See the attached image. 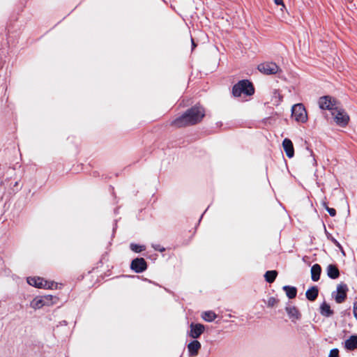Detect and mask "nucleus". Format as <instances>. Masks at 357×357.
I'll list each match as a JSON object with an SVG mask.
<instances>
[{"instance_id": "nucleus-30", "label": "nucleus", "mask_w": 357, "mask_h": 357, "mask_svg": "<svg viewBox=\"0 0 357 357\" xmlns=\"http://www.w3.org/2000/svg\"><path fill=\"white\" fill-rule=\"evenodd\" d=\"M353 312L355 318L357 319V301L354 302V303Z\"/></svg>"}, {"instance_id": "nucleus-26", "label": "nucleus", "mask_w": 357, "mask_h": 357, "mask_svg": "<svg viewBox=\"0 0 357 357\" xmlns=\"http://www.w3.org/2000/svg\"><path fill=\"white\" fill-rule=\"evenodd\" d=\"M278 302V300L274 297H271L268 298L267 305L268 307H273Z\"/></svg>"}, {"instance_id": "nucleus-20", "label": "nucleus", "mask_w": 357, "mask_h": 357, "mask_svg": "<svg viewBox=\"0 0 357 357\" xmlns=\"http://www.w3.org/2000/svg\"><path fill=\"white\" fill-rule=\"evenodd\" d=\"M283 290L285 291L287 296L290 298H294L296 296L297 294V289L294 287L291 286H284Z\"/></svg>"}, {"instance_id": "nucleus-24", "label": "nucleus", "mask_w": 357, "mask_h": 357, "mask_svg": "<svg viewBox=\"0 0 357 357\" xmlns=\"http://www.w3.org/2000/svg\"><path fill=\"white\" fill-rule=\"evenodd\" d=\"M130 249L135 252H140L145 250L144 246L132 243L130 244Z\"/></svg>"}, {"instance_id": "nucleus-22", "label": "nucleus", "mask_w": 357, "mask_h": 357, "mask_svg": "<svg viewBox=\"0 0 357 357\" xmlns=\"http://www.w3.org/2000/svg\"><path fill=\"white\" fill-rule=\"evenodd\" d=\"M216 317H217L216 314L215 312H213V311H206V312H204L202 314V318L208 322L213 321V320L215 319Z\"/></svg>"}, {"instance_id": "nucleus-4", "label": "nucleus", "mask_w": 357, "mask_h": 357, "mask_svg": "<svg viewBox=\"0 0 357 357\" xmlns=\"http://www.w3.org/2000/svg\"><path fill=\"white\" fill-rule=\"evenodd\" d=\"M27 282L31 286L44 289H52L54 285L53 282H48L39 277L28 278Z\"/></svg>"}, {"instance_id": "nucleus-27", "label": "nucleus", "mask_w": 357, "mask_h": 357, "mask_svg": "<svg viewBox=\"0 0 357 357\" xmlns=\"http://www.w3.org/2000/svg\"><path fill=\"white\" fill-rule=\"evenodd\" d=\"M327 236H328V238L330 239L337 248L342 250L341 245L335 238H333L331 235H328Z\"/></svg>"}, {"instance_id": "nucleus-11", "label": "nucleus", "mask_w": 357, "mask_h": 357, "mask_svg": "<svg viewBox=\"0 0 357 357\" xmlns=\"http://www.w3.org/2000/svg\"><path fill=\"white\" fill-rule=\"evenodd\" d=\"M187 347L189 356H197L199 351L202 347V345L199 341L194 340L188 344Z\"/></svg>"}, {"instance_id": "nucleus-3", "label": "nucleus", "mask_w": 357, "mask_h": 357, "mask_svg": "<svg viewBox=\"0 0 357 357\" xmlns=\"http://www.w3.org/2000/svg\"><path fill=\"white\" fill-rule=\"evenodd\" d=\"M292 117L297 121L305 123L307 120V112L301 103L296 104L291 109Z\"/></svg>"}, {"instance_id": "nucleus-23", "label": "nucleus", "mask_w": 357, "mask_h": 357, "mask_svg": "<svg viewBox=\"0 0 357 357\" xmlns=\"http://www.w3.org/2000/svg\"><path fill=\"white\" fill-rule=\"evenodd\" d=\"M42 298L44 301H45V305H52L56 302L57 300V298L55 296H53L52 295H45L42 296Z\"/></svg>"}, {"instance_id": "nucleus-29", "label": "nucleus", "mask_w": 357, "mask_h": 357, "mask_svg": "<svg viewBox=\"0 0 357 357\" xmlns=\"http://www.w3.org/2000/svg\"><path fill=\"white\" fill-rule=\"evenodd\" d=\"M153 248H154L155 250H157V251H159V252H164L165 250V249L160 246V245L157 244V245H153Z\"/></svg>"}, {"instance_id": "nucleus-35", "label": "nucleus", "mask_w": 357, "mask_h": 357, "mask_svg": "<svg viewBox=\"0 0 357 357\" xmlns=\"http://www.w3.org/2000/svg\"><path fill=\"white\" fill-rule=\"evenodd\" d=\"M180 357H182V356H181Z\"/></svg>"}, {"instance_id": "nucleus-16", "label": "nucleus", "mask_w": 357, "mask_h": 357, "mask_svg": "<svg viewBox=\"0 0 357 357\" xmlns=\"http://www.w3.org/2000/svg\"><path fill=\"white\" fill-rule=\"evenodd\" d=\"M345 347L349 350H354L357 348V335H351L345 341Z\"/></svg>"}, {"instance_id": "nucleus-32", "label": "nucleus", "mask_w": 357, "mask_h": 357, "mask_svg": "<svg viewBox=\"0 0 357 357\" xmlns=\"http://www.w3.org/2000/svg\"><path fill=\"white\" fill-rule=\"evenodd\" d=\"M18 185H19L18 181H16V182H15V185H14V186H15V187H17V186H18Z\"/></svg>"}, {"instance_id": "nucleus-15", "label": "nucleus", "mask_w": 357, "mask_h": 357, "mask_svg": "<svg viewBox=\"0 0 357 357\" xmlns=\"http://www.w3.org/2000/svg\"><path fill=\"white\" fill-rule=\"evenodd\" d=\"M321 272V268L320 265L316 264H314L311 268V278L312 280L314 282H317L320 278V275Z\"/></svg>"}, {"instance_id": "nucleus-28", "label": "nucleus", "mask_w": 357, "mask_h": 357, "mask_svg": "<svg viewBox=\"0 0 357 357\" xmlns=\"http://www.w3.org/2000/svg\"><path fill=\"white\" fill-rule=\"evenodd\" d=\"M328 357H339V350L337 349H331Z\"/></svg>"}, {"instance_id": "nucleus-13", "label": "nucleus", "mask_w": 357, "mask_h": 357, "mask_svg": "<svg viewBox=\"0 0 357 357\" xmlns=\"http://www.w3.org/2000/svg\"><path fill=\"white\" fill-rule=\"evenodd\" d=\"M285 310L292 321H296L301 318V313L295 306H287Z\"/></svg>"}, {"instance_id": "nucleus-31", "label": "nucleus", "mask_w": 357, "mask_h": 357, "mask_svg": "<svg viewBox=\"0 0 357 357\" xmlns=\"http://www.w3.org/2000/svg\"><path fill=\"white\" fill-rule=\"evenodd\" d=\"M274 2L277 5H282L283 7H284L282 0H274Z\"/></svg>"}, {"instance_id": "nucleus-6", "label": "nucleus", "mask_w": 357, "mask_h": 357, "mask_svg": "<svg viewBox=\"0 0 357 357\" xmlns=\"http://www.w3.org/2000/svg\"><path fill=\"white\" fill-rule=\"evenodd\" d=\"M334 116V119L336 123L340 126H344L348 123L349 117L347 114L342 109H339L338 107L336 109H334L332 112Z\"/></svg>"}, {"instance_id": "nucleus-5", "label": "nucleus", "mask_w": 357, "mask_h": 357, "mask_svg": "<svg viewBox=\"0 0 357 357\" xmlns=\"http://www.w3.org/2000/svg\"><path fill=\"white\" fill-rule=\"evenodd\" d=\"M319 105L321 109L333 111L337 107V101L329 96H322L319 100Z\"/></svg>"}, {"instance_id": "nucleus-34", "label": "nucleus", "mask_w": 357, "mask_h": 357, "mask_svg": "<svg viewBox=\"0 0 357 357\" xmlns=\"http://www.w3.org/2000/svg\"><path fill=\"white\" fill-rule=\"evenodd\" d=\"M313 162H314V163H316V160H315L314 158H313Z\"/></svg>"}, {"instance_id": "nucleus-18", "label": "nucleus", "mask_w": 357, "mask_h": 357, "mask_svg": "<svg viewBox=\"0 0 357 357\" xmlns=\"http://www.w3.org/2000/svg\"><path fill=\"white\" fill-rule=\"evenodd\" d=\"M320 313L321 315L328 317L333 315V311L328 303L324 302L320 306Z\"/></svg>"}, {"instance_id": "nucleus-17", "label": "nucleus", "mask_w": 357, "mask_h": 357, "mask_svg": "<svg viewBox=\"0 0 357 357\" xmlns=\"http://www.w3.org/2000/svg\"><path fill=\"white\" fill-rule=\"evenodd\" d=\"M318 294V288L317 287H312L311 288L307 290L305 295L309 301H313L317 298Z\"/></svg>"}, {"instance_id": "nucleus-10", "label": "nucleus", "mask_w": 357, "mask_h": 357, "mask_svg": "<svg viewBox=\"0 0 357 357\" xmlns=\"http://www.w3.org/2000/svg\"><path fill=\"white\" fill-rule=\"evenodd\" d=\"M348 287L347 284L341 283L337 287V294L335 297L337 303H342L344 301L347 297V291Z\"/></svg>"}, {"instance_id": "nucleus-25", "label": "nucleus", "mask_w": 357, "mask_h": 357, "mask_svg": "<svg viewBox=\"0 0 357 357\" xmlns=\"http://www.w3.org/2000/svg\"><path fill=\"white\" fill-rule=\"evenodd\" d=\"M323 205L331 216L334 217L336 215V211L335 208H329L326 203H324Z\"/></svg>"}, {"instance_id": "nucleus-33", "label": "nucleus", "mask_w": 357, "mask_h": 357, "mask_svg": "<svg viewBox=\"0 0 357 357\" xmlns=\"http://www.w3.org/2000/svg\"><path fill=\"white\" fill-rule=\"evenodd\" d=\"M192 46H193V47H195V43H194V41H193V40H192Z\"/></svg>"}, {"instance_id": "nucleus-7", "label": "nucleus", "mask_w": 357, "mask_h": 357, "mask_svg": "<svg viewBox=\"0 0 357 357\" xmlns=\"http://www.w3.org/2000/svg\"><path fill=\"white\" fill-rule=\"evenodd\" d=\"M257 69L265 75H274L279 71L278 66L273 62H266L258 66Z\"/></svg>"}, {"instance_id": "nucleus-1", "label": "nucleus", "mask_w": 357, "mask_h": 357, "mask_svg": "<svg viewBox=\"0 0 357 357\" xmlns=\"http://www.w3.org/2000/svg\"><path fill=\"white\" fill-rule=\"evenodd\" d=\"M204 116L205 111L204 108L201 106H195L172 121L171 125L177 128L195 125L199 123Z\"/></svg>"}, {"instance_id": "nucleus-9", "label": "nucleus", "mask_w": 357, "mask_h": 357, "mask_svg": "<svg viewBox=\"0 0 357 357\" xmlns=\"http://www.w3.org/2000/svg\"><path fill=\"white\" fill-rule=\"evenodd\" d=\"M146 268V262L144 258H136L130 264V268L137 273H142Z\"/></svg>"}, {"instance_id": "nucleus-19", "label": "nucleus", "mask_w": 357, "mask_h": 357, "mask_svg": "<svg viewBox=\"0 0 357 357\" xmlns=\"http://www.w3.org/2000/svg\"><path fill=\"white\" fill-rule=\"evenodd\" d=\"M45 305V301L42 298V296H37L32 300L30 306L33 309H40Z\"/></svg>"}, {"instance_id": "nucleus-14", "label": "nucleus", "mask_w": 357, "mask_h": 357, "mask_svg": "<svg viewBox=\"0 0 357 357\" xmlns=\"http://www.w3.org/2000/svg\"><path fill=\"white\" fill-rule=\"evenodd\" d=\"M327 275L331 279H337L340 276V271L337 267L334 264H329L326 267Z\"/></svg>"}, {"instance_id": "nucleus-21", "label": "nucleus", "mask_w": 357, "mask_h": 357, "mask_svg": "<svg viewBox=\"0 0 357 357\" xmlns=\"http://www.w3.org/2000/svg\"><path fill=\"white\" fill-rule=\"evenodd\" d=\"M278 272L276 271H268L265 273L264 278L267 282L272 283L275 281Z\"/></svg>"}, {"instance_id": "nucleus-8", "label": "nucleus", "mask_w": 357, "mask_h": 357, "mask_svg": "<svg viewBox=\"0 0 357 357\" xmlns=\"http://www.w3.org/2000/svg\"><path fill=\"white\" fill-rule=\"evenodd\" d=\"M204 330L205 327L203 324L191 323L190 325L188 335L195 340L200 337Z\"/></svg>"}, {"instance_id": "nucleus-12", "label": "nucleus", "mask_w": 357, "mask_h": 357, "mask_svg": "<svg viewBox=\"0 0 357 357\" xmlns=\"http://www.w3.org/2000/svg\"><path fill=\"white\" fill-rule=\"evenodd\" d=\"M282 146L287 156L289 158H291L294 155V149L292 142L289 139L285 138L282 142Z\"/></svg>"}, {"instance_id": "nucleus-2", "label": "nucleus", "mask_w": 357, "mask_h": 357, "mask_svg": "<svg viewBox=\"0 0 357 357\" xmlns=\"http://www.w3.org/2000/svg\"><path fill=\"white\" fill-rule=\"evenodd\" d=\"M255 93L252 84L247 79H243L236 84L232 89V93L235 97H239L242 94L251 96Z\"/></svg>"}]
</instances>
